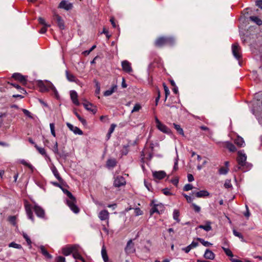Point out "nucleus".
I'll use <instances>...</instances> for the list:
<instances>
[{
  "instance_id": "obj_1",
  "label": "nucleus",
  "mask_w": 262,
  "mask_h": 262,
  "mask_svg": "<svg viewBox=\"0 0 262 262\" xmlns=\"http://www.w3.org/2000/svg\"><path fill=\"white\" fill-rule=\"evenodd\" d=\"M25 210L28 216V218L31 220L33 222L34 221V219L32 212V209L35 211L36 215L40 218L43 219L45 216V212L43 209L39 206L37 204L35 203L34 206H32L31 204L26 202L25 204Z\"/></svg>"
},
{
  "instance_id": "obj_2",
  "label": "nucleus",
  "mask_w": 262,
  "mask_h": 262,
  "mask_svg": "<svg viewBox=\"0 0 262 262\" xmlns=\"http://www.w3.org/2000/svg\"><path fill=\"white\" fill-rule=\"evenodd\" d=\"M36 85L38 87L40 92L45 93L51 91L52 95H53L56 98L58 99L59 98V95L57 89L51 81L47 80H38L36 81Z\"/></svg>"
},
{
  "instance_id": "obj_3",
  "label": "nucleus",
  "mask_w": 262,
  "mask_h": 262,
  "mask_svg": "<svg viewBox=\"0 0 262 262\" xmlns=\"http://www.w3.org/2000/svg\"><path fill=\"white\" fill-rule=\"evenodd\" d=\"M237 155V161L238 162V166L235 167L234 170L237 171L241 169L243 171L246 172L250 170L252 165L246 162L247 156L244 151L243 150L238 151Z\"/></svg>"
},
{
  "instance_id": "obj_4",
  "label": "nucleus",
  "mask_w": 262,
  "mask_h": 262,
  "mask_svg": "<svg viewBox=\"0 0 262 262\" xmlns=\"http://www.w3.org/2000/svg\"><path fill=\"white\" fill-rule=\"evenodd\" d=\"M64 194H66L68 199H67V204L70 208V209L75 213H77L79 211V209L77 206L76 205V201L75 198L73 194L68 190L64 189L62 187L61 188Z\"/></svg>"
},
{
  "instance_id": "obj_5",
  "label": "nucleus",
  "mask_w": 262,
  "mask_h": 262,
  "mask_svg": "<svg viewBox=\"0 0 262 262\" xmlns=\"http://www.w3.org/2000/svg\"><path fill=\"white\" fill-rule=\"evenodd\" d=\"M175 42V39L172 37H161L155 41V45L158 47L164 46H172Z\"/></svg>"
},
{
  "instance_id": "obj_6",
  "label": "nucleus",
  "mask_w": 262,
  "mask_h": 262,
  "mask_svg": "<svg viewBox=\"0 0 262 262\" xmlns=\"http://www.w3.org/2000/svg\"><path fill=\"white\" fill-rule=\"evenodd\" d=\"M155 122L156 124V127L157 128L163 133L170 135L171 132L170 129L166 126L165 125L163 124L157 117H155Z\"/></svg>"
},
{
  "instance_id": "obj_7",
  "label": "nucleus",
  "mask_w": 262,
  "mask_h": 262,
  "mask_svg": "<svg viewBox=\"0 0 262 262\" xmlns=\"http://www.w3.org/2000/svg\"><path fill=\"white\" fill-rule=\"evenodd\" d=\"M78 248H79V245H71L67 247H64L62 249V252L63 254L65 256L69 255L71 253H73L74 251L78 250Z\"/></svg>"
},
{
  "instance_id": "obj_8",
  "label": "nucleus",
  "mask_w": 262,
  "mask_h": 262,
  "mask_svg": "<svg viewBox=\"0 0 262 262\" xmlns=\"http://www.w3.org/2000/svg\"><path fill=\"white\" fill-rule=\"evenodd\" d=\"M241 49L237 43H235L232 46V52L234 57L237 60L241 57Z\"/></svg>"
},
{
  "instance_id": "obj_9",
  "label": "nucleus",
  "mask_w": 262,
  "mask_h": 262,
  "mask_svg": "<svg viewBox=\"0 0 262 262\" xmlns=\"http://www.w3.org/2000/svg\"><path fill=\"white\" fill-rule=\"evenodd\" d=\"M126 181L124 178L121 176H118L114 178L113 185L115 187H120L125 185Z\"/></svg>"
},
{
  "instance_id": "obj_10",
  "label": "nucleus",
  "mask_w": 262,
  "mask_h": 262,
  "mask_svg": "<svg viewBox=\"0 0 262 262\" xmlns=\"http://www.w3.org/2000/svg\"><path fill=\"white\" fill-rule=\"evenodd\" d=\"M109 212L107 210L104 209L100 211L98 213V216L99 219L102 221H105L107 225L108 226L109 223Z\"/></svg>"
},
{
  "instance_id": "obj_11",
  "label": "nucleus",
  "mask_w": 262,
  "mask_h": 262,
  "mask_svg": "<svg viewBox=\"0 0 262 262\" xmlns=\"http://www.w3.org/2000/svg\"><path fill=\"white\" fill-rule=\"evenodd\" d=\"M53 19L56 21L58 27L60 30L64 29V22L61 16L56 13H54L53 15Z\"/></svg>"
},
{
  "instance_id": "obj_12",
  "label": "nucleus",
  "mask_w": 262,
  "mask_h": 262,
  "mask_svg": "<svg viewBox=\"0 0 262 262\" xmlns=\"http://www.w3.org/2000/svg\"><path fill=\"white\" fill-rule=\"evenodd\" d=\"M125 251L127 254L133 253L135 252V248L132 239H129L128 241L126 246L125 248Z\"/></svg>"
},
{
  "instance_id": "obj_13",
  "label": "nucleus",
  "mask_w": 262,
  "mask_h": 262,
  "mask_svg": "<svg viewBox=\"0 0 262 262\" xmlns=\"http://www.w3.org/2000/svg\"><path fill=\"white\" fill-rule=\"evenodd\" d=\"M66 124L69 129L72 131L75 134L79 135H82L83 134L82 131L78 127L74 126L72 124L68 122Z\"/></svg>"
},
{
  "instance_id": "obj_14",
  "label": "nucleus",
  "mask_w": 262,
  "mask_h": 262,
  "mask_svg": "<svg viewBox=\"0 0 262 262\" xmlns=\"http://www.w3.org/2000/svg\"><path fill=\"white\" fill-rule=\"evenodd\" d=\"M121 66L123 70L125 72L129 73L133 71L131 64L127 60L122 61Z\"/></svg>"
},
{
  "instance_id": "obj_15",
  "label": "nucleus",
  "mask_w": 262,
  "mask_h": 262,
  "mask_svg": "<svg viewBox=\"0 0 262 262\" xmlns=\"http://www.w3.org/2000/svg\"><path fill=\"white\" fill-rule=\"evenodd\" d=\"M70 97L71 100L75 105L77 106L80 105V103L78 100V94L75 91L72 90L70 91Z\"/></svg>"
},
{
  "instance_id": "obj_16",
  "label": "nucleus",
  "mask_w": 262,
  "mask_h": 262,
  "mask_svg": "<svg viewBox=\"0 0 262 262\" xmlns=\"http://www.w3.org/2000/svg\"><path fill=\"white\" fill-rule=\"evenodd\" d=\"M72 4L66 1H62L59 5V7L63 9L66 10H69L72 8Z\"/></svg>"
},
{
  "instance_id": "obj_17",
  "label": "nucleus",
  "mask_w": 262,
  "mask_h": 262,
  "mask_svg": "<svg viewBox=\"0 0 262 262\" xmlns=\"http://www.w3.org/2000/svg\"><path fill=\"white\" fill-rule=\"evenodd\" d=\"M152 176L154 178L161 180L165 177L166 173L164 171H158L152 172Z\"/></svg>"
},
{
  "instance_id": "obj_18",
  "label": "nucleus",
  "mask_w": 262,
  "mask_h": 262,
  "mask_svg": "<svg viewBox=\"0 0 262 262\" xmlns=\"http://www.w3.org/2000/svg\"><path fill=\"white\" fill-rule=\"evenodd\" d=\"M192 193L195 194L197 198H204L209 195V193L208 191L205 190H200L198 192H193Z\"/></svg>"
},
{
  "instance_id": "obj_19",
  "label": "nucleus",
  "mask_w": 262,
  "mask_h": 262,
  "mask_svg": "<svg viewBox=\"0 0 262 262\" xmlns=\"http://www.w3.org/2000/svg\"><path fill=\"white\" fill-rule=\"evenodd\" d=\"M83 105L86 110L91 111L94 114L96 113V109L92 103L86 102L83 103Z\"/></svg>"
},
{
  "instance_id": "obj_20",
  "label": "nucleus",
  "mask_w": 262,
  "mask_h": 262,
  "mask_svg": "<svg viewBox=\"0 0 262 262\" xmlns=\"http://www.w3.org/2000/svg\"><path fill=\"white\" fill-rule=\"evenodd\" d=\"M199 244L197 242L193 241L189 245L183 248V250L185 251V253H188L192 249L196 247Z\"/></svg>"
},
{
  "instance_id": "obj_21",
  "label": "nucleus",
  "mask_w": 262,
  "mask_h": 262,
  "mask_svg": "<svg viewBox=\"0 0 262 262\" xmlns=\"http://www.w3.org/2000/svg\"><path fill=\"white\" fill-rule=\"evenodd\" d=\"M204 257L206 259L213 260L215 257V254L212 251L207 249L205 252Z\"/></svg>"
},
{
  "instance_id": "obj_22",
  "label": "nucleus",
  "mask_w": 262,
  "mask_h": 262,
  "mask_svg": "<svg viewBox=\"0 0 262 262\" xmlns=\"http://www.w3.org/2000/svg\"><path fill=\"white\" fill-rule=\"evenodd\" d=\"M234 142V143L239 147H244L245 146V142L244 139L239 136H237Z\"/></svg>"
},
{
  "instance_id": "obj_23",
  "label": "nucleus",
  "mask_w": 262,
  "mask_h": 262,
  "mask_svg": "<svg viewBox=\"0 0 262 262\" xmlns=\"http://www.w3.org/2000/svg\"><path fill=\"white\" fill-rule=\"evenodd\" d=\"M35 147L41 155L45 157L46 160H50V157L47 154L46 150L44 148L40 147L37 144H35Z\"/></svg>"
},
{
  "instance_id": "obj_24",
  "label": "nucleus",
  "mask_w": 262,
  "mask_h": 262,
  "mask_svg": "<svg viewBox=\"0 0 262 262\" xmlns=\"http://www.w3.org/2000/svg\"><path fill=\"white\" fill-rule=\"evenodd\" d=\"M211 222L206 221L205 225H201L199 226L198 228L200 229H204L205 231L208 232L212 230V227L211 226Z\"/></svg>"
},
{
  "instance_id": "obj_25",
  "label": "nucleus",
  "mask_w": 262,
  "mask_h": 262,
  "mask_svg": "<svg viewBox=\"0 0 262 262\" xmlns=\"http://www.w3.org/2000/svg\"><path fill=\"white\" fill-rule=\"evenodd\" d=\"M66 74L67 79L71 82H75L77 83L79 80L73 74H70L68 71H66Z\"/></svg>"
},
{
  "instance_id": "obj_26",
  "label": "nucleus",
  "mask_w": 262,
  "mask_h": 262,
  "mask_svg": "<svg viewBox=\"0 0 262 262\" xmlns=\"http://www.w3.org/2000/svg\"><path fill=\"white\" fill-rule=\"evenodd\" d=\"M12 77L15 79L21 82H25L26 81L25 77L19 73H15L12 75Z\"/></svg>"
},
{
  "instance_id": "obj_27",
  "label": "nucleus",
  "mask_w": 262,
  "mask_h": 262,
  "mask_svg": "<svg viewBox=\"0 0 262 262\" xmlns=\"http://www.w3.org/2000/svg\"><path fill=\"white\" fill-rule=\"evenodd\" d=\"M39 249L42 254L45 256L46 258L48 259H51L52 258V256L49 253L47 250L45 249V247L43 246H40L39 247Z\"/></svg>"
},
{
  "instance_id": "obj_28",
  "label": "nucleus",
  "mask_w": 262,
  "mask_h": 262,
  "mask_svg": "<svg viewBox=\"0 0 262 262\" xmlns=\"http://www.w3.org/2000/svg\"><path fill=\"white\" fill-rule=\"evenodd\" d=\"M225 146L229 149V151L234 152L236 150V147L231 142L226 141L224 142Z\"/></svg>"
},
{
  "instance_id": "obj_29",
  "label": "nucleus",
  "mask_w": 262,
  "mask_h": 262,
  "mask_svg": "<svg viewBox=\"0 0 262 262\" xmlns=\"http://www.w3.org/2000/svg\"><path fill=\"white\" fill-rule=\"evenodd\" d=\"M51 170H52V171L54 176H55V177L59 182H62V179L61 177L60 176L57 168L55 166H53L51 168Z\"/></svg>"
},
{
  "instance_id": "obj_30",
  "label": "nucleus",
  "mask_w": 262,
  "mask_h": 262,
  "mask_svg": "<svg viewBox=\"0 0 262 262\" xmlns=\"http://www.w3.org/2000/svg\"><path fill=\"white\" fill-rule=\"evenodd\" d=\"M117 89V85H113L111 88L109 90H107L105 91L104 92V96H111Z\"/></svg>"
},
{
  "instance_id": "obj_31",
  "label": "nucleus",
  "mask_w": 262,
  "mask_h": 262,
  "mask_svg": "<svg viewBox=\"0 0 262 262\" xmlns=\"http://www.w3.org/2000/svg\"><path fill=\"white\" fill-rule=\"evenodd\" d=\"M116 165V161L114 159H108L106 162V166L108 168H113Z\"/></svg>"
},
{
  "instance_id": "obj_32",
  "label": "nucleus",
  "mask_w": 262,
  "mask_h": 262,
  "mask_svg": "<svg viewBox=\"0 0 262 262\" xmlns=\"http://www.w3.org/2000/svg\"><path fill=\"white\" fill-rule=\"evenodd\" d=\"M81 250V248L79 246V248H78V250L74 251V252L73 253V257H74V258H75V259H79L80 260V259L81 258V256L80 254V252Z\"/></svg>"
},
{
  "instance_id": "obj_33",
  "label": "nucleus",
  "mask_w": 262,
  "mask_h": 262,
  "mask_svg": "<svg viewBox=\"0 0 262 262\" xmlns=\"http://www.w3.org/2000/svg\"><path fill=\"white\" fill-rule=\"evenodd\" d=\"M101 255L104 261L107 262L108 260V257L107 255L106 251L104 247H103L101 250Z\"/></svg>"
},
{
  "instance_id": "obj_34",
  "label": "nucleus",
  "mask_w": 262,
  "mask_h": 262,
  "mask_svg": "<svg viewBox=\"0 0 262 262\" xmlns=\"http://www.w3.org/2000/svg\"><path fill=\"white\" fill-rule=\"evenodd\" d=\"M179 211L177 209H174L173 212V218L177 223H179L180 221V220L179 218Z\"/></svg>"
},
{
  "instance_id": "obj_35",
  "label": "nucleus",
  "mask_w": 262,
  "mask_h": 262,
  "mask_svg": "<svg viewBox=\"0 0 262 262\" xmlns=\"http://www.w3.org/2000/svg\"><path fill=\"white\" fill-rule=\"evenodd\" d=\"M250 19L258 26L262 25V20L257 16H250Z\"/></svg>"
},
{
  "instance_id": "obj_36",
  "label": "nucleus",
  "mask_w": 262,
  "mask_h": 262,
  "mask_svg": "<svg viewBox=\"0 0 262 262\" xmlns=\"http://www.w3.org/2000/svg\"><path fill=\"white\" fill-rule=\"evenodd\" d=\"M20 162L23 165L27 166L30 169H31L32 171H33L34 167L25 160L22 159L20 160Z\"/></svg>"
},
{
  "instance_id": "obj_37",
  "label": "nucleus",
  "mask_w": 262,
  "mask_h": 262,
  "mask_svg": "<svg viewBox=\"0 0 262 262\" xmlns=\"http://www.w3.org/2000/svg\"><path fill=\"white\" fill-rule=\"evenodd\" d=\"M116 126V125L115 124H112L111 125V126L109 128L108 132L107 134V137L108 139H110V138L111 136V134L114 132Z\"/></svg>"
},
{
  "instance_id": "obj_38",
  "label": "nucleus",
  "mask_w": 262,
  "mask_h": 262,
  "mask_svg": "<svg viewBox=\"0 0 262 262\" xmlns=\"http://www.w3.org/2000/svg\"><path fill=\"white\" fill-rule=\"evenodd\" d=\"M173 126H174V128L179 133V134H180V135H181L182 136L184 135L183 129L182 128H181V127L180 126V125L177 124L176 123H173Z\"/></svg>"
},
{
  "instance_id": "obj_39",
  "label": "nucleus",
  "mask_w": 262,
  "mask_h": 262,
  "mask_svg": "<svg viewBox=\"0 0 262 262\" xmlns=\"http://www.w3.org/2000/svg\"><path fill=\"white\" fill-rule=\"evenodd\" d=\"M233 233L234 236L239 237L241 239V241L245 242V240L244 239V237H243V235L241 233L237 232L236 230L233 229Z\"/></svg>"
},
{
  "instance_id": "obj_40",
  "label": "nucleus",
  "mask_w": 262,
  "mask_h": 262,
  "mask_svg": "<svg viewBox=\"0 0 262 262\" xmlns=\"http://www.w3.org/2000/svg\"><path fill=\"white\" fill-rule=\"evenodd\" d=\"M16 216H10L8 218V221L14 226H15L16 224Z\"/></svg>"
},
{
  "instance_id": "obj_41",
  "label": "nucleus",
  "mask_w": 262,
  "mask_h": 262,
  "mask_svg": "<svg viewBox=\"0 0 262 262\" xmlns=\"http://www.w3.org/2000/svg\"><path fill=\"white\" fill-rule=\"evenodd\" d=\"M197 239L198 241H199L202 243V244L203 246H205V247H209V246L212 245V244H211L210 243L208 242V241H205L203 238H198Z\"/></svg>"
},
{
  "instance_id": "obj_42",
  "label": "nucleus",
  "mask_w": 262,
  "mask_h": 262,
  "mask_svg": "<svg viewBox=\"0 0 262 262\" xmlns=\"http://www.w3.org/2000/svg\"><path fill=\"white\" fill-rule=\"evenodd\" d=\"M229 171V169L227 167H222L219 169V173L220 174L225 175Z\"/></svg>"
},
{
  "instance_id": "obj_43",
  "label": "nucleus",
  "mask_w": 262,
  "mask_h": 262,
  "mask_svg": "<svg viewBox=\"0 0 262 262\" xmlns=\"http://www.w3.org/2000/svg\"><path fill=\"white\" fill-rule=\"evenodd\" d=\"M94 82L95 83V86H96V91H95V94L96 95H99L100 92V85L98 81L95 80Z\"/></svg>"
},
{
  "instance_id": "obj_44",
  "label": "nucleus",
  "mask_w": 262,
  "mask_h": 262,
  "mask_svg": "<svg viewBox=\"0 0 262 262\" xmlns=\"http://www.w3.org/2000/svg\"><path fill=\"white\" fill-rule=\"evenodd\" d=\"M222 248L227 256L231 257H233V254L232 251L229 249L225 247H222Z\"/></svg>"
},
{
  "instance_id": "obj_45",
  "label": "nucleus",
  "mask_w": 262,
  "mask_h": 262,
  "mask_svg": "<svg viewBox=\"0 0 262 262\" xmlns=\"http://www.w3.org/2000/svg\"><path fill=\"white\" fill-rule=\"evenodd\" d=\"M9 247H12L16 249H20L22 248L20 244H16L14 242H11L9 245Z\"/></svg>"
},
{
  "instance_id": "obj_46",
  "label": "nucleus",
  "mask_w": 262,
  "mask_h": 262,
  "mask_svg": "<svg viewBox=\"0 0 262 262\" xmlns=\"http://www.w3.org/2000/svg\"><path fill=\"white\" fill-rule=\"evenodd\" d=\"M178 160H179L178 155L177 154V157L174 159V166H173V171H176L178 169Z\"/></svg>"
},
{
  "instance_id": "obj_47",
  "label": "nucleus",
  "mask_w": 262,
  "mask_h": 262,
  "mask_svg": "<svg viewBox=\"0 0 262 262\" xmlns=\"http://www.w3.org/2000/svg\"><path fill=\"white\" fill-rule=\"evenodd\" d=\"M141 108V106L139 103H136L133 107V109L132 110L131 113H133L134 112H136L139 111Z\"/></svg>"
},
{
  "instance_id": "obj_48",
  "label": "nucleus",
  "mask_w": 262,
  "mask_h": 262,
  "mask_svg": "<svg viewBox=\"0 0 262 262\" xmlns=\"http://www.w3.org/2000/svg\"><path fill=\"white\" fill-rule=\"evenodd\" d=\"M158 206V205H155L150 209V214L152 215L154 213H159V211L157 208V207Z\"/></svg>"
},
{
  "instance_id": "obj_49",
  "label": "nucleus",
  "mask_w": 262,
  "mask_h": 262,
  "mask_svg": "<svg viewBox=\"0 0 262 262\" xmlns=\"http://www.w3.org/2000/svg\"><path fill=\"white\" fill-rule=\"evenodd\" d=\"M50 127L51 130V134L54 136H56V133L55 130V125L53 123H51L50 124Z\"/></svg>"
},
{
  "instance_id": "obj_50",
  "label": "nucleus",
  "mask_w": 262,
  "mask_h": 262,
  "mask_svg": "<svg viewBox=\"0 0 262 262\" xmlns=\"http://www.w3.org/2000/svg\"><path fill=\"white\" fill-rule=\"evenodd\" d=\"M193 189V186L190 184H186L183 187V190L188 191Z\"/></svg>"
},
{
  "instance_id": "obj_51",
  "label": "nucleus",
  "mask_w": 262,
  "mask_h": 262,
  "mask_svg": "<svg viewBox=\"0 0 262 262\" xmlns=\"http://www.w3.org/2000/svg\"><path fill=\"white\" fill-rule=\"evenodd\" d=\"M163 86H164L165 95V101H166L168 96L169 94V91L168 87L165 85V83L163 84Z\"/></svg>"
},
{
  "instance_id": "obj_52",
  "label": "nucleus",
  "mask_w": 262,
  "mask_h": 262,
  "mask_svg": "<svg viewBox=\"0 0 262 262\" xmlns=\"http://www.w3.org/2000/svg\"><path fill=\"white\" fill-rule=\"evenodd\" d=\"M96 47V45H93L89 50L84 51L83 52V54L85 55H89L93 50H94Z\"/></svg>"
},
{
  "instance_id": "obj_53",
  "label": "nucleus",
  "mask_w": 262,
  "mask_h": 262,
  "mask_svg": "<svg viewBox=\"0 0 262 262\" xmlns=\"http://www.w3.org/2000/svg\"><path fill=\"white\" fill-rule=\"evenodd\" d=\"M75 115L76 116V117H77V118L78 119V120L83 124H85L86 123V121L85 119H84L83 118H82L77 113H75Z\"/></svg>"
},
{
  "instance_id": "obj_54",
  "label": "nucleus",
  "mask_w": 262,
  "mask_h": 262,
  "mask_svg": "<svg viewBox=\"0 0 262 262\" xmlns=\"http://www.w3.org/2000/svg\"><path fill=\"white\" fill-rule=\"evenodd\" d=\"M23 236L24 238L26 239L27 244L28 245H30L31 244V239H30L29 237L28 236V235L26 233H23Z\"/></svg>"
},
{
  "instance_id": "obj_55",
  "label": "nucleus",
  "mask_w": 262,
  "mask_h": 262,
  "mask_svg": "<svg viewBox=\"0 0 262 262\" xmlns=\"http://www.w3.org/2000/svg\"><path fill=\"white\" fill-rule=\"evenodd\" d=\"M224 186L226 188H230L232 187V184L231 183V180H226L225 181V182L224 183Z\"/></svg>"
},
{
  "instance_id": "obj_56",
  "label": "nucleus",
  "mask_w": 262,
  "mask_h": 262,
  "mask_svg": "<svg viewBox=\"0 0 262 262\" xmlns=\"http://www.w3.org/2000/svg\"><path fill=\"white\" fill-rule=\"evenodd\" d=\"M191 205L193 207V209H194L195 212H198V213L200 212V211H201V207L200 206H199L198 205H196L194 203H192L191 204Z\"/></svg>"
},
{
  "instance_id": "obj_57",
  "label": "nucleus",
  "mask_w": 262,
  "mask_h": 262,
  "mask_svg": "<svg viewBox=\"0 0 262 262\" xmlns=\"http://www.w3.org/2000/svg\"><path fill=\"white\" fill-rule=\"evenodd\" d=\"M38 21H39V24H41V25H42L43 26H46L47 27H50V25H49V24H47L46 23L45 20L43 18L39 17L38 18Z\"/></svg>"
},
{
  "instance_id": "obj_58",
  "label": "nucleus",
  "mask_w": 262,
  "mask_h": 262,
  "mask_svg": "<svg viewBox=\"0 0 262 262\" xmlns=\"http://www.w3.org/2000/svg\"><path fill=\"white\" fill-rule=\"evenodd\" d=\"M12 85H13V86H14V88H16L18 90H20V92H26V91L24 90V89L23 88H21L18 84H16V83H11V84Z\"/></svg>"
},
{
  "instance_id": "obj_59",
  "label": "nucleus",
  "mask_w": 262,
  "mask_h": 262,
  "mask_svg": "<svg viewBox=\"0 0 262 262\" xmlns=\"http://www.w3.org/2000/svg\"><path fill=\"white\" fill-rule=\"evenodd\" d=\"M128 145L124 146L123 149L121 150V154L122 155H126L128 153Z\"/></svg>"
},
{
  "instance_id": "obj_60",
  "label": "nucleus",
  "mask_w": 262,
  "mask_h": 262,
  "mask_svg": "<svg viewBox=\"0 0 262 262\" xmlns=\"http://www.w3.org/2000/svg\"><path fill=\"white\" fill-rule=\"evenodd\" d=\"M162 192L166 195H170L172 194V193L170 192L169 189L167 188L163 189Z\"/></svg>"
},
{
  "instance_id": "obj_61",
  "label": "nucleus",
  "mask_w": 262,
  "mask_h": 262,
  "mask_svg": "<svg viewBox=\"0 0 262 262\" xmlns=\"http://www.w3.org/2000/svg\"><path fill=\"white\" fill-rule=\"evenodd\" d=\"M56 262H66V258L64 257L59 256L56 258Z\"/></svg>"
},
{
  "instance_id": "obj_62",
  "label": "nucleus",
  "mask_w": 262,
  "mask_h": 262,
  "mask_svg": "<svg viewBox=\"0 0 262 262\" xmlns=\"http://www.w3.org/2000/svg\"><path fill=\"white\" fill-rule=\"evenodd\" d=\"M23 112L26 116H28V117H29L30 118H32V116L31 115V113L28 110H27L26 109H23Z\"/></svg>"
},
{
  "instance_id": "obj_63",
  "label": "nucleus",
  "mask_w": 262,
  "mask_h": 262,
  "mask_svg": "<svg viewBox=\"0 0 262 262\" xmlns=\"http://www.w3.org/2000/svg\"><path fill=\"white\" fill-rule=\"evenodd\" d=\"M135 213L136 215L138 216V215H142L143 214V212L139 208H136L135 209Z\"/></svg>"
},
{
  "instance_id": "obj_64",
  "label": "nucleus",
  "mask_w": 262,
  "mask_h": 262,
  "mask_svg": "<svg viewBox=\"0 0 262 262\" xmlns=\"http://www.w3.org/2000/svg\"><path fill=\"white\" fill-rule=\"evenodd\" d=\"M183 196L186 198L188 203H191L193 200V199L191 196L187 195L186 194H183Z\"/></svg>"
}]
</instances>
